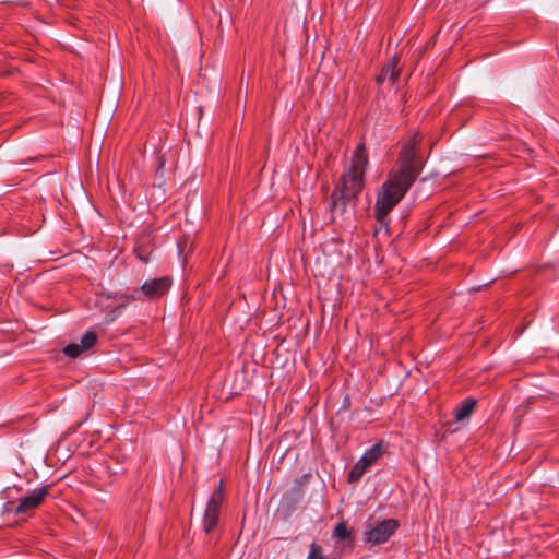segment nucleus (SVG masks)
Returning <instances> with one entry per match:
<instances>
[{
  "label": "nucleus",
  "instance_id": "13",
  "mask_svg": "<svg viewBox=\"0 0 559 559\" xmlns=\"http://www.w3.org/2000/svg\"><path fill=\"white\" fill-rule=\"evenodd\" d=\"M332 535L341 540H345L350 537V531L347 528L345 522L341 521L335 525Z\"/></svg>",
  "mask_w": 559,
  "mask_h": 559
},
{
  "label": "nucleus",
  "instance_id": "9",
  "mask_svg": "<svg viewBox=\"0 0 559 559\" xmlns=\"http://www.w3.org/2000/svg\"><path fill=\"white\" fill-rule=\"evenodd\" d=\"M399 59L396 56L392 57L388 63L382 68L380 74L377 76V82L382 84L386 79L395 82L401 73V70L397 67Z\"/></svg>",
  "mask_w": 559,
  "mask_h": 559
},
{
  "label": "nucleus",
  "instance_id": "11",
  "mask_svg": "<svg viewBox=\"0 0 559 559\" xmlns=\"http://www.w3.org/2000/svg\"><path fill=\"white\" fill-rule=\"evenodd\" d=\"M384 453V442L381 440L377 443H374L370 449H368L364 454L362 457L367 459L369 464L372 466L377 463V461L382 456Z\"/></svg>",
  "mask_w": 559,
  "mask_h": 559
},
{
  "label": "nucleus",
  "instance_id": "3",
  "mask_svg": "<svg viewBox=\"0 0 559 559\" xmlns=\"http://www.w3.org/2000/svg\"><path fill=\"white\" fill-rule=\"evenodd\" d=\"M396 519H385L376 523H367L362 540L366 546L374 547L386 543L399 530Z\"/></svg>",
  "mask_w": 559,
  "mask_h": 559
},
{
  "label": "nucleus",
  "instance_id": "15",
  "mask_svg": "<svg viewBox=\"0 0 559 559\" xmlns=\"http://www.w3.org/2000/svg\"><path fill=\"white\" fill-rule=\"evenodd\" d=\"M307 559H325L321 546L312 543Z\"/></svg>",
  "mask_w": 559,
  "mask_h": 559
},
{
  "label": "nucleus",
  "instance_id": "14",
  "mask_svg": "<svg viewBox=\"0 0 559 559\" xmlns=\"http://www.w3.org/2000/svg\"><path fill=\"white\" fill-rule=\"evenodd\" d=\"M365 472V468H362L359 464L355 463L347 474V481L350 484L357 483L362 477Z\"/></svg>",
  "mask_w": 559,
  "mask_h": 559
},
{
  "label": "nucleus",
  "instance_id": "1",
  "mask_svg": "<svg viewBox=\"0 0 559 559\" xmlns=\"http://www.w3.org/2000/svg\"><path fill=\"white\" fill-rule=\"evenodd\" d=\"M423 135L412 132L400 144L395 168L392 169L381 187L374 205V218L384 224L389 213L404 198L425 167L420 155Z\"/></svg>",
  "mask_w": 559,
  "mask_h": 559
},
{
  "label": "nucleus",
  "instance_id": "2",
  "mask_svg": "<svg viewBox=\"0 0 559 559\" xmlns=\"http://www.w3.org/2000/svg\"><path fill=\"white\" fill-rule=\"evenodd\" d=\"M368 163L366 144L359 143L353 153L349 169L341 176V183L331 193L329 209L332 221H347L354 215L357 198L364 189Z\"/></svg>",
  "mask_w": 559,
  "mask_h": 559
},
{
  "label": "nucleus",
  "instance_id": "17",
  "mask_svg": "<svg viewBox=\"0 0 559 559\" xmlns=\"http://www.w3.org/2000/svg\"><path fill=\"white\" fill-rule=\"evenodd\" d=\"M16 507L15 502L9 501L4 504V512H13L14 508Z\"/></svg>",
  "mask_w": 559,
  "mask_h": 559
},
{
  "label": "nucleus",
  "instance_id": "12",
  "mask_svg": "<svg viewBox=\"0 0 559 559\" xmlns=\"http://www.w3.org/2000/svg\"><path fill=\"white\" fill-rule=\"evenodd\" d=\"M115 297L123 300V302H130V301H138L142 300V293L139 288H134L132 292H126V293H116Z\"/></svg>",
  "mask_w": 559,
  "mask_h": 559
},
{
  "label": "nucleus",
  "instance_id": "6",
  "mask_svg": "<svg viewBox=\"0 0 559 559\" xmlns=\"http://www.w3.org/2000/svg\"><path fill=\"white\" fill-rule=\"evenodd\" d=\"M171 281L168 276L145 281L139 288L142 293V299H158L163 297L170 288Z\"/></svg>",
  "mask_w": 559,
  "mask_h": 559
},
{
  "label": "nucleus",
  "instance_id": "4",
  "mask_svg": "<svg viewBox=\"0 0 559 559\" xmlns=\"http://www.w3.org/2000/svg\"><path fill=\"white\" fill-rule=\"evenodd\" d=\"M224 499V486L223 479H221L218 486L214 489L212 496L210 497L204 511L202 526L206 534H210L216 527Z\"/></svg>",
  "mask_w": 559,
  "mask_h": 559
},
{
  "label": "nucleus",
  "instance_id": "8",
  "mask_svg": "<svg viewBox=\"0 0 559 559\" xmlns=\"http://www.w3.org/2000/svg\"><path fill=\"white\" fill-rule=\"evenodd\" d=\"M154 246L152 245V240L148 236L140 237L133 249L136 258L143 263L150 262Z\"/></svg>",
  "mask_w": 559,
  "mask_h": 559
},
{
  "label": "nucleus",
  "instance_id": "10",
  "mask_svg": "<svg viewBox=\"0 0 559 559\" xmlns=\"http://www.w3.org/2000/svg\"><path fill=\"white\" fill-rule=\"evenodd\" d=\"M476 406V400L465 399L455 411V419L457 421L468 418Z\"/></svg>",
  "mask_w": 559,
  "mask_h": 559
},
{
  "label": "nucleus",
  "instance_id": "7",
  "mask_svg": "<svg viewBox=\"0 0 559 559\" xmlns=\"http://www.w3.org/2000/svg\"><path fill=\"white\" fill-rule=\"evenodd\" d=\"M97 334L94 331H87L80 343H70L63 348V354L70 358H78L84 350H88L97 343Z\"/></svg>",
  "mask_w": 559,
  "mask_h": 559
},
{
  "label": "nucleus",
  "instance_id": "16",
  "mask_svg": "<svg viewBox=\"0 0 559 559\" xmlns=\"http://www.w3.org/2000/svg\"><path fill=\"white\" fill-rule=\"evenodd\" d=\"M356 463L359 464L362 468H365V471H367L371 466L368 460L362 456Z\"/></svg>",
  "mask_w": 559,
  "mask_h": 559
},
{
  "label": "nucleus",
  "instance_id": "5",
  "mask_svg": "<svg viewBox=\"0 0 559 559\" xmlns=\"http://www.w3.org/2000/svg\"><path fill=\"white\" fill-rule=\"evenodd\" d=\"M50 489L51 485H45L34 489L28 496L19 499L16 507L14 508V514L21 516H31L50 495Z\"/></svg>",
  "mask_w": 559,
  "mask_h": 559
}]
</instances>
